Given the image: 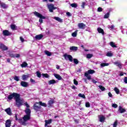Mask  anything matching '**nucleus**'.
I'll return each mask as SVG.
<instances>
[{"label":"nucleus","mask_w":127,"mask_h":127,"mask_svg":"<svg viewBox=\"0 0 127 127\" xmlns=\"http://www.w3.org/2000/svg\"><path fill=\"white\" fill-rule=\"evenodd\" d=\"M14 99L16 102V105L17 107H20L22 105H23L24 101L22 99H20V95L18 93H13L8 96V100H12Z\"/></svg>","instance_id":"nucleus-1"},{"label":"nucleus","mask_w":127,"mask_h":127,"mask_svg":"<svg viewBox=\"0 0 127 127\" xmlns=\"http://www.w3.org/2000/svg\"><path fill=\"white\" fill-rule=\"evenodd\" d=\"M25 115L24 116L22 119H20L19 120V123L21 124L23 126H26L28 125L27 121L30 120V114L31 113V111L29 108H26L25 110Z\"/></svg>","instance_id":"nucleus-2"},{"label":"nucleus","mask_w":127,"mask_h":127,"mask_svg":"<svg viewBox=\"0 0 127 127\" xmlns=\"http://www.w3.org/2000/svg\"><path fill=\"white\" fill-rule=\"evenodd\" d=\"M34 14L35 16H37V17H39V18H40L39 20V22H40V23H43V20L42 19H45V16H43L42 14L36 11L34 12Z\"/></svg>","instance_id":"nucleus-3"},{"label":"nucleus","mask_w":127,"mask_h":127,"mask_svg":"<svg viewBox=\"0 0 127 127\" xmlns=\"http://www.w3.org/2000/svg\"><path fill=\"white\" fill-rule=\"evenodd\" d=\"M47 7L49 10L50 12H53V10L56 9V7H54V4L52 3L47 4Z\"/></svg>","instance_id":"nucleus-4"},{"label":"nucleus","mask_w":127,"mask_h":127,"mask_svg":"<svg viewBox=\"0 0 127 127\" xmlns=\"http://www.w3.org/2000/svg\"><path fill=\"white\" fill-rule=\"evenodd\" d=\"M64 57L66 61H69L70 62H73V57H72V56L65 54L64 55Z\"/></svg>","instance_id":"nucleus-5"},{"label":"nucleus","mask_w":127,"mask_h":127,"mask_svg":"<svg viewBox=\"0 0 127 127\" xmlns=\"http://www.w3.org/2000/svg\"><path fill=\"white\" fill-rule=\"evenodd\" d=\"M37 104L39 103L36 102L33 105L34 109L35 110V111H36V112H39V111H40V110H41V107L37 106Z\"/></svg>","instance_id":"nucleus-6"},{"label":"nucleus","mask_w":127,"mask_h":127,"mask_svg":"<svg viewBox=\"0 0 127 127\" xmlns=\"http://www.w3.org/2000/svg\"><path fill=\"white\" fill-rule=\"evenodd\" d=\"M2 34L4 35V36H8L11 35V33L7 30H5L3 31Z\"/></svg>","instance_id":"nucleus-7"},{"label":"nucleus","mask_w":127,"mask_h":127,"mask_svg":"<svg viewBox=\"0 0 127 127\" xmlns=\"http://www.w3.org/2000/svg\"><path fill=\"white\" fill-rule=\"evenodd\" d=\"M30 77V74H28L27 75L25 74H23L22 75V79L23 81H26V80H27V79L29 78V77Z\"/></svg>","instance_id":"nucleus-8"},{"label":"nucleus","mask_w":127,"mask_h":127,"mask_svg":"<svg viewBox=\"0 0 127 127\" xmlns=\"http://www.w3.org/2000/svg\"><path fill=\"white\" fill-rule=\"evenodd\" d=\"M78 26L80 29H84L86 27V25L83 23H79L78 24Z\"/></svg>","instance_id":"nucleus-9"},{"label":"nucleus","mask_w":127,"mask_h":127,"mask_svg":"<svg viewBox=\"0 0 127 127\" xmlns=\"http://www.w3.org/2000/svg\"><path fill=\"white\" fill-rule=\"evenodd\" d=\"M22 87H24V88H27L28 87V83L25 81H22L20 83Z\"/></svg>","instance_id":"nucleus-10"},{"label":"nucleus","mask_w":127,"mask_h":127,"mask_svg":"<svg viewBox=\"0 0 127 127\" xmlns=\"http://www.w3.org/2000/svg\"><path fill=\"white\" fill-rule=\"evenodd\" d=\"M0 48L2 50H7L8 49L7 48V47L4 45L3 44H0Z\"/></svg>","instance_id":"nucleus-11"},{"label":"nucleus","mask_w":127,"mask_h":127,"mask_svg":"<svg viewBox=\"0 0 127 127\" xmlns=\"http://www.w3.org/2000/svg\"><path fill=\"white\" fill-rule=\"evenodd\" d=\"M97 31L99 33H101L102 35H104L105 34V32L104 31V30L102 29V28H98Z\"/></svg>","instance_id":"nucleus-12"},{"label":"nucleus","mask_w":127,"mask_h":127,"mask_svg":"<svg viewBox=\"0 0 127 127\" xmlns=\"http://www.w3.org/2000/svg\"><path fill=\"white\" fill-rule=\"evenodd\" d=\"M43 37V35L42 34H39L37 35L35 37V38L37 40H40V39H42V38Z\"/></svg>","instance_id":"nucleus-13"},{"label":"nucleus","mask_w":127,"mask_h":127,"mask_svg":"<svg viewBox=\"0 0 127 127\" xmlns=\"http://www.w3.org/2000/svg\"><path fill=\"white\" fill-rule=\"evenodd\" d=\"M10 125H11V121L10 120H7L5 123V127H10Z\"/></svg>","instance_id":"nucleus-14"},{"label":"nucleus","mask_w":127,"mask_h":127,"mask_svg":"<svg viewBox=\"0 0 127 127\" xmlns=\"http://www.w3.org/2000/svg\"><path fill=\"white\" fill-rule=\"evenodd\" d=\"M45 127H46L47 126H48V125H50V124L52 123V119H50L49 120H45Z\"/></svg>","instance_id":"nucleus-15"},{"label":"nucleus","mask_w":127,"mask_h":127,"mask_svg":"<svg viewBox=\"0 0 127 127\" xmlns=\"http://www.w3.org/2000/svg\"><path fill=\"white\" fill-rule=\"evenodd\" d=\"M54 75L55 77V78H56V79H58V80H59L60 81L62 80V77H61V76H60V75H59L58 74L55 73V74H54Z\"/></svg>","instance_id":"nucleus-16"},{"label":"nucleus","mask_w":127,"mask_h":127,"mask_svg":"<svg viewBox=\"0 0 127 127\" xmlns=\"http://www.w3.org/2000/svg\"><path fill=\"white\" fill-rule=\"evenodd\" d=\"M56 83H57V82L54 79L50 80L48 82L49 85H54V84H56Z\"/></svg>","instance_id":"nucleus-17"},{"label":"nucleus","mask_w":127,"mask_h":127,"mask_svg":"<svg viewBox=\"0 0 127 127\" xmlns=\"http://www.w3.org/2000/svg\"><path fill=\"white\" fill-rule=\"evenodd\" d=\"M118 111L121 113V114H123V113H125L126 112V109L123 108L122 106H119Z\"/></svg>","instance_id":"nucleus-18"},{"label":"nucleus","mask_w":127,"mask_h":127,"mask_svg":"<svg viewBox=\"0 0 127 127\" xmlns=\"http://www.w3.org/2000/svg\"><path fill=\"white\" fill-rule=\"evenodd\" d=\"M98 118L99 119V121L101 123H103V122H104V121H105V117L103 115L99 116Z\"/></svg>","instance_id":"nucleus-19"},{"label":"nucleus","mask_w":127,"mask_h":127,"mask_svg":"<svg viewBox=\"0 0 127 127\" xmlns=\"http://www.w3.org/2000/svg\"><path fill=\"white\" fill-rule=\"evenodd\" d=\"M114 65H116L119 68H122V63L120 62H116L114 63Z\"/></svg>","instance_id":"nucleus-20"},{"label":"nucleus","mask_w":127,"mask_h":127,"mask_svg":"<svg viewBox=\"0 0 127 127\" xmlns=\"http://www.w3.org/2000/svg\"><path fill=\"white\" fill-rule=\"evenodd\" d=\"M5 112L9 115V116H11V112L10 111V108H8L5 110Z\"/></svg>","instance_id":"nucleus-21"},{"label":"nucleus","mask_w":127,"mask_h":127,"mask_svg":"<svg viewBox=\"0 0 127 127\" xmlns=\"http://www.w3.org/2000/svg\"><path fill=\"white\" fill-rule=\"evenodd\" d=\"M54 19L57 20V21H59V22H63V20H62L61 18L58 17H54Z\"/></svg>","instance_id":"nucleus-22"},{"label":"nucleus","mask_w":127,"mask_h":127,"mask_svg":"<svg viewBox=\"0 0 127 127\" xmlns=\"http://www.w3.org/2000/svg\"><path fill=\"white\" fill-rule=\"evenodd\" d=\"M70 50H72V51H77V50H78V47L75 46L70 47Z\"/></svg>","instance_id":"nucleus-23"},{"label":"nucleus","mask_w":127,"mask_h":127,"mask_svg":"<svg viewBox=\"0 0 127 127\" xmlns=\"http://www.w3.org/2000/svg\"><path fill=\"white\" fill-rule=\"evenodd\" d=\"M110 45L111 47H113V48H117V46L115 44V43H114V42H111L110 43Z\"/></svg>","instance_id":"nucleus-24"},{"label":"nucleus","mask_w":127,"mask_h":127,"mask_svg":"<svg viewBox=\"0 0 127 127\" xmlns=\"http://www.w3.org/2000/svg\"><path fill=\"white\" fill-rule=\"evenodd\" d=\"M84 76H85V77H87L88 80H91L92 79L91 75H89V74H88V72H85Z\"/></svg>","instance_id":"nucleus-25"},{"label":"nucleus","mask_w":127,"mask_h":127,"mask_svg":"<svg viewBox=\"0 0 127 127\" xmlns=\"http://www.w3.org/2000/svg\"><path fill=\"white\" fill-rule=\"evenodd\" d=\"M77 33H78V30H76L74 32L71 34V36L72 37H77Z\"/></svg>","instance_id":"nucleus-26"},{"label":"nucleus","mask_w":127,"mask_h":127,"mask_svg":"<svg viewBox=\"0 0 127 127\" xmlns=\"http://www.w3.org/2000/svg\"><path fill=\"white\" fill-rule=\"evenodd\" d=\"M45 54L46 55H47V56H51V55H52V54L48 51H45Z\"/></svg>","instance_id":"nucleus-27"},{"label":"nucleus","mask_w":127,"mask_h":127,"mask_svg":"<svg viewBox=\"0 0 127 127\" xmlns=\"http://www.w3.org/2000/svg\"><path fill=\"white\" fill-rule=\"evenodd\" d=\"M26 66H27V63H26V62H24L21 64V67H22V68H24V67H26Z\"/></svg>","instance_id":"nucleus-28"},{"label":"nucleus","mask_w":127,"mask_h":127,"mask_svg":"<svg viewBox=\"0 0 127 127\" xmlns=\"http://www.w3.org/2000/svg\"><path fill=\"white\" fill-rule=\"evenodd\" d=\"M42 76L43 78H49L50 77L47 73H42Z\"/></svg>","instance_id":"nucleus-29"},{"label":"nucleus","mask_w":127,"mask_h":127,"mask_svg":"<svg viewBox=\"0 0 127 127\" xmlns=\"http://www.w3.org/2000/svg\"><path fill=\"white\" fill-rule=\"evenodd\" d=\"M93 57V54H88L86 55V58L88 59H91V58Z\"/></svg>","instance_id":"nucleus-30"},{"label":"nucleus","mask_w":127,"mask_h":127,"mask_svg":"<svg viewBox=\"0 0 127 127\" xmlns=\"http://www.w3.org/2000/svg\"><path fill=\"white\" fill-rule=\"evenodd\" d=\"M70 6L71 7L76 8V7H77V6H78V4L77 3H71L70 4Z\"/></svg>","instance_id":"nucleus-31"},{"label":"nucleus","mask_w":127,"mask_h":127,"mask_svg":"<svg viewBox=\"0 0 127 127\" xmlns=\"http://www.w3.org/2000/svg\"><path fill=\"white\" fill-rule=\"evenodd\" d=\"M86 73H88V74H94V73H95V70L90 69L87 72H86Z\"/></svg>","instance_id":"nucleus-32"},{"label":"nucleus","mask_w":127,"mask_h":127,"mask_svg":"<svg viewBox=\"0 0 127 127\" xmlns=\"http://www.w3.org/2000/svg\"><path fill=\"white\" fill-rule=\"evenodd\" d=\"M40 105V106H42L43 107H47L46 103H42V102L40 101L38 103Z\"/></svg>","instance_id":"nucleus-33"},{"label":"nucleus","mask_w":127,"mask_h":127,"mask_svg":"<svg viewBox=\"0 0 127 127\" xmlns=\"http://www.w3.org/2000/svg\"><path fill=\"white\" fill-rule=\"evenodd\" d=\"M109 65H110L109 63H102L100 64V66L101 67H105V66H109Z\"/></svg>","instance_id":"nucleus-34"},{"label":"nucleus","mask_w":127,"mask_h":127,"mask_svg":"<svg viewBox=\"0 0 127 127\" xmlns=\"http://www.w3.org/2000/svg\"><path fill=\"white\" fill-rule=\"evenodd\" d=\"M114 91L116 92V94H117L118 95L120 94V89H119V88L115 87L114 88Z\"/></svg>","instance_id":"nucleus-35"},{"label":"nucleus","mask_w":127,"mask_h":127,"mask_svg":"<svg viewBox=\"0 0 127 127\" xmlns=\"http://www.w3.org/2000/svg\"><path fill=\"white\" fill-rule=\"evenodd\" d=\"M78 97H80V98H83V99H86V97L85 96V95L82 93H79L78 94Z\"/></svg>","instance_id":"nucleus-36"},{"label":"nucleus","mask_w":127,"mask_h":127,"mask_svg":"<svg viewBox=\"0 0 127 127\" xmlns=\"http://www.w3.org/2000/svg\"><path fill=\"white\" fill-rule=\"evenodd\" d=\"M106 56H107L108 57H112L113 56V54L111 52H109L107 53Z\"/></svg>","instance_id":"nucleus-37"},{"label":"nucleus","mask_w":127,"mask_h":127,"mask_svg":"<svg viewBox=\"0 0 127 127\" xmlns=\"http://www.w3.org/2000/svg\"><path fill=\"white\" fill-rule=\"evenodd\" d=\"M109 16H110V13L108 12L104 15V18H109Z\"/></svg>","instance_id":"nucleus-38"},{"label":"nucleus","mask_w":127,"mask_h":127,"mask_svg":"<svg viewBox=\"0 0 127 127\" xmlns=\"http://www.w3.org/2000/svg\"><path fill=\"white\" fill-rule=\"evenodd\" d=\"M1 6H2L3 8H6L7 7V5L3 3H1Z\"/></svg>","instance_id":"nucleus-39"},{"label":"nucleus","mask_w":127,"mask_h":127,"mask_svg":"<svg viewBox=\"0 0 127 127\" xmlns=\"http://www.w3.org/2000/svg\"><path fill=\"white\" fill-rule=\"evenodd\" d=\"M108 28H109L111 30L112 29H114L115 28V25H108Z\"/></svg>","instance_id":"nucleus-40"},{"label":"nucleus","mask_w":127,"mask_h":127,"mask_svg":"<svg viewBox=\"0 0 127 127\" xmlns=\"http://www.w3.org/2000/svg\"><path fill=\"white\" fill-rule=\"evenodd\" d=\"M11 28L12 29V30H15L16 29V26H15V25H11Z\"/></svg>","instance_id":"nucleus-41"},{"label":"nucleus","mask_w":127,"mask_h":127,"mask_svg":"<svg viewBox=\"0 0 127 127\" xmlns=\"http://www.w3.org/2000/svg\"><path fill=\"white\" fill-rule=\"evenodd\" d=\"M14 80H15V81H19V77L15 75L14 77Z\"/></svg>","instance_id":"nucleus-42"},{"label":"nucleus","mask_w":127,"mask_h":127,"mask_svg":"<svg viewBox=\"0 0 127 127\" xmlns=\"http://www.w3.org/2000/svg\"><path fill=\"white\" fill-rule=\"evenodd\" d=\"M98 87L100 89V90H101V91H105V87H104V86L102 85H99Z\"/></svg>","instance_id":"nucleus-43"},{"label":"nucleus","mask_w":127,"mask_h":127,"mask_svg":"<svg viewBox=\"0 0 127 127\" xmlns=\"http://www.w3.org/2000/svg\"><path fill=\"white\" fill-rule=\"evenodd\" d=\"M73 62L76 64H77L79 63V61H78V60L77 59H74Z\"/></svg>","instance_id":"nucleus-44"},{"label":"nucleus","mask_w":127,"mask_h":127,"mask_svg":"<svg viewBox=\"0 0 127 127\" xmlns=\"http://www.w3.org/2000/svg\"><path fill=\"white\" fill-rule=\"evenodd\" d=\"M112 106L113 108H114L115 109H117L118 108V105L116 103L112 104Z\"/></svg>","instance_id":"nucleus-45"},{"label":"nucleus","mask_w":127,"mask_h":127,"mask_svg":"<svg viewBox=\"0 0 127 127\" xmlns=\"http://www.w3.org/2000/svg\"><path fill=\"white\" fill-rule=\"evenodd\" d=\"M37 76L38 77V78H40L41 77V73L39 72V71H37L36 72Z\"/></svg>","instance_id":"nucleus-46"},{"label":"nucleus","mask_w":127,"mask_h":127,"mask_svg":"<svg viewBox=\"0 0 127 127\" xmlns=\"http://www.w3.org/2000/svg\"><path fill=\"white\" fill-rule=\"evenodd\" d=\"M117 126H118V121L116 120L114 123L113 124V127H117Z\"/></svg>","instance_id":"nucleus-47"},{"label":"nucleus","mask_w":127,"mask_h":127,"mask_svg":"<svg viewBox=\"0 0 127 127\" xmlns=\"http://www.w3.org/2000/svg\"><path fill=\"white\" fill-rule=\"evenodd\" d=\"M97 11H98L99 12H101V11H103V8H102V7H98L97 9Z\"/></svg>","instance_id":"nucleus-48"},{"label":"nucleus","mask_w":127,"mask_h":127,"mask_svg":"<svg viewBox=\"0 0 127 127\" xmlns=\"http://www.w3.org/2000/svg\"><path fill=\"white\" fill-rule=\"evenodd\" d=\"M54 101L53 100H50L49 101V105H50V106H51V105H52V104H54Z\"/></svg>","instance_id":"nucleus-49"},{"label":"nucleus","mask_w":127,"mask_h":127,"mask_svg":"<svg viewBox=\"0 0 127 127\" xmlns=\"http://www.w3.org/2000/svg\"><path fill=\"white\" fill-rule=\"evenodd\" d=\"M85 106L86 107V108H90V103L86 102L85 104Z\"/></svg>","instance_id":"nucleus-50"},{"label":"nucleus","mask_w":127,"mask_h":127,"mask_svg":"<svg viewBox=\"0 0 127 127\" xmlns=\"http://www.w3.org/2000/svg\"><path fill=\"white\" fill-rule=\"evenodd\" d=\"M24 104H25V105L26 106L27 109H28L29 108H30V106H29V105H28L27 102H25Z\"/></svg>","instance_id":"nucleus-51"},{"label":"nucleus","mask_w":127,"mask_h":127,"mask_svg":"<svg viewBox=\"0 0 127 127\" xmlns=\"http://www.w3.org/2000/svg\"><path fill=\"white\" fill-rule=\"evenodd\" d=\"M20 40L21 42H24V41H25L22 37H20Z\"/></svg>","instance_id":"nucleus-52"},{"label":"nucleus","mask_w":127,"mask_h":127,"mask_svg":"<svg viewBox=\"0 0 127 127\" xmlns=\"http://www.w3.org/2000/svg\"><path fill=\"white\" fill-rule=\"evenodd\" d=\"M20 55L19 54H15L14 58H19Z\"/></svg>","instance_id":"nucleus-53"},{"label":"nucleus","mask_w":127,"mask_h":127,"mask_svg":"<svg viewBox=\"0 0 127 127\" xmlns=\"http://www.w3.org/2000/svg\"><path fill=\"white\" fill-rule=\"evenodd\" d=\"M73 83L74 85H78V81L76 80V79L73 80Z\"/></svg>","instance_id":"nucleus-54"},{"label":"nucleus","mask_w":127,"mask_h":127,"mask_svg":"<svg viewBox=\"0 0 127 127\" xmlns=\"http://www.w3.org/2000/svg\"><path fill=\"white\" fill-rule=\"evenodd\" d=\"M85 2H83L82 3L81 7H82L83 8H85Z\"/></svg>","instance_id":"nucleus-55"},{"label":"nucleus","mask_w":127,"mask_h":127,"mask_svg":"<svg viewBox=\"0 0 127 127\" xmlns=\"http://www.w3.org/2000/svg\"><path fill=\"white\" fill-rule=\"evenodd\" d=\"M124 82L126 84H127V77L124 78Z\"/></svg>","instance_id":"nucleus-56"},{"label":"nucleus","mask_w":127,"mask_h":127,"mask_svg":"<svg viewBox=\"0 0 127 127\" xmlns=\"http://www.w3.org/2000/svg\"><path fill=\"white\" fill-rule=\"evenodd\" d=\"M9 56H10V57H13V58H14L15 57V54L13 55V54H10Z\"/></svg>","instance_id":"nucleus-57"},{"label":"nucleus","mask_w":127,"mask_h":127,"mask_svg":"<svg viewBox=\"0 0 127 127\" xmlns=\"http://www.w3.org/2000/svg\"><path fill=\"white\" fill-rule=\"evenodd\" d=\"M30 82H31V83H35V80H34L33 79H32V78H31L30 79Z\"/></svg>","instance_id":"nucleus-58"},{"label":"nucleus","mask_w":127,"mask_h":127,"mask_svg":"<svg viewBox=\"0 0 127 127\" xmlns=\"http://www.w3.org/2000/svg\"><path fill=\"white\" fill-rule=\"evenodd\" d=\"M108 96L109 97H110V98H112L113 97V95H112V93H111V92L108 93Z\"/></svg>","instance_id":"nucleus-59"},{"label":"nucleus","mask_w":127,"mask_h":127,"mask_svg":"<svg viewBox=\"0 0 127 127\" xmlns=\"http://www.w3.org/2000/svg\"><path fill=\"white\" fill-rule=\"evenodd\" d=\"M71 88H72V89H77V88H76L75 86H74V85H72V86H71Z\"/></svg>","instance_id":"nucleus-60"},{"label":"nucleus","mask_w":127,"mask_h":127,"mask_svg":"<svg viewBox=\"0 0 127 127\" xmlns=\"http://www.w3.org/2000/svg\"><path fill=\"white\" fill-rule=\"evenodd\" d=\"M92 82L94 83V84H96V83H97V81L94 79H92Z\"/></svg>","instance_id":"nucleus-61"},{"label":"nucleus","mask_w":127,"mask_h":127,"mask_svg":"<svg viewBox=\"0 0 127 127\" xmlns=\"http://www.w3.org/2000/svg\"><path fill=\"white\" fill-rule=\"evenodd\" d=\"M66 14H67L68 16H70V15H71L70 12H66Z\"/></svg>","instance_id":"nucleus-62"},{"label":"nucleus","mask_w":127,"mask_h":127,"mask_svg":"<svg viewBox=\"0 0 127 127\" xmlns=\"http://www.w3.org/2000/svg\"><path fill=\"white\" fill-rule=\"evenodd\" d=\"M56 68H57V69H59L60 67L59 65H57L56 66Z\"/></svg>","instance_id":"nucleus-63"},{"label":"nucleus","mask_w":127,"mask_h":127,"mask_svg":"<svg viewBox=\"0 0 127 127\" xmlns=\"http://www.w3.org/2000/svg\"><path fill=\"white\" fill-rule=\"evenodd\" d=\"M120 76H124V73L121 72V73H120Z\"/></svg>","instance_id":"nucleus-64"}]
</instances>
